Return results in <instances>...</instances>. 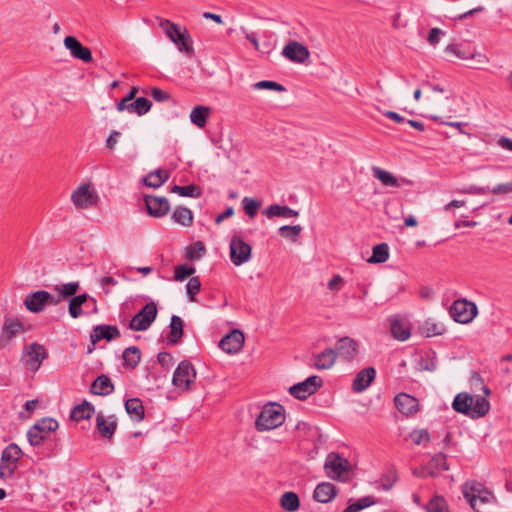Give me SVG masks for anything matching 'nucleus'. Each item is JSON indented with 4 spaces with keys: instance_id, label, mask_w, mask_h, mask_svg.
Returning a JSON list of instances; mask_svg holds the SVG:
<instances>
[{
    "instance_id": "20e7f679",
    "label": "nucleus",
    "mask_w": 512,
    "mask_h": 512,
    "mask_svg": "<svg viewBox=\"0 0 512 512\" xmlns=\"http://www.w3.org/2000/svg\"><path fill=\"white\" fill-rule=\"evenodd\" d=\"M326 475L337 481H347L350 463L338 453H329L324 463Z\"/></svg>"
},
{
    "instance_id": "338daca9",
    "label": "nucleus",
    "mask_w": 512,
    "mask_h": 512,
    "mask_svg": "<svg viewBox=\"0 0 512 512\" xmlns=\"http://www.w3.org/2000/svg\"><path fill=\"white\" fill-rule=\"evenodd\" d=\"M121 136V133L119 131H116V130H113L110 135L108 136V138L106 139V147L109 149V150H114L117 142H118V138Z\"/></svg>"
},
{
    "instance_id": "e2e57ef3",
    "label": "nucleus",
    "mask_w": 512,
    "mask_h": 512,
    "mask_svg": "<svg viewBox=\"0 0 512 512\" xmlns=\"http://www.w3.org/2000/svg\"><path fill=\"white\" fill-rule=\"evenodd\" d=\"M344 285V280L340 275H335L327 284V287L331 291H339Z\"/></svg>"
},
{
    "instance_id": "0e129e2a",
    "label": "nucleus",
    "mask_w": 512,
    "mask_h": 512,
    "mask_svg": "<svg viewBox=\"0 0 512 512\" xmlns=\"http://www.w3.org/2000/svg\"><path fill=\"white\" fill-rule=\"evenodd\" d=\"M151 96L157 102L167 101L170 98V95L166 91L156 87L152 88Z\"/></svg>"
},
{
    "instance_id": "7c9ffc66",
    "label": "nucleus",
    "mask_w": 512,
    "mask_h": 512,
    "mask_svg": "<svg viewBox=\"0 0 512 512\" xmlns=\"http://www.w3.org/2000/svg\"><path fill=\"white\" fill-rule=\"evenodd\" d=\"M169 178V172L162 169H157L150 172L146 177L143 178V183L150 188H159Z\"/></svg>"
},
{
    "instance_id": "6ab92c4d",
    "label": "nucleus",
    "mask_w": 512,
    "mask_h": 512,
    "mask_svg": "<svg viewBox=\"0 0 512 512\" xmlns=\"http://www.w3.org/2000/svg\"><path fill=\"white\" fill-rule=\"evenodd\" d=\"M373 176L378 179L384 186L400 187L402 185H411L412 182L406 178H397L389 171L380 167H372Z\"/></svg>"
},
{
    "instance_id": "4468645a",
    "label": "nucleus",
    "mask_w": 512,
    "mask_h": 512,
    "mask_svg": "<svg viewBox=\"0 0 512 512\" xmlns=\"http://www.w3.org/2000/svg\"><path fill=\"white\" fill-rule=\"evenodd\" d=\"M63 43L65 48L70 51V54L74 58L82 60L85 63L92 62L93 57L91 50L88 47L83 46L74 36H66Z\"/></svg>"
},
{
    "instance_id": "423d86ee",
    "label": "nucleus",
    "mask_w": 512,
    "mask_h": 512,
    "mask_svg": "<svg viewBox=\"0 0 512 512\" xmlns=\"http://www.w3.org/2000/svg\"><path fill=\"white\" fill-rule=\"evenodd\" d=\"M475 303L466 299L455 300L449 309L450 316L458 323L468 324L477 315Z\"/></svg>"
},
{
    "instance_id": "aec40b11",
    "label": "nucleus",
    "mask_w": 512,
    "mask_h": 512,
    "mask_svg": "<svg viewBox=\"0 0 512 512\" xmlns=\"http://www.w3.org/2000/svg\"><path fill=\"white\" fill-rule=\"evenodd\" d=\"M396 408L404 415L410 416L415 414L419 409L418 400L406 393L398 394L395 399Z\"/></svg>"
},
{
    "instance_id": "09e8293b",
    "label": "nucleus",
    "mask_w": 512,
    "mask_h": 512,
    "mask_svg": "<svg viewBox=\"0 0 512 512\" xmlns=\"http://www.w3.org/2000/svg\"><path fill=\"white\" fill-rule=\"evenodd\" d=\"M80 284L79 282H69L66 284H62L61 286H56V290L60 293L63 298L74 297L76 292L79 290Z\"/></svg>"
},
{
    "instance_id": "a18cd8bd",
    "label": "nucleus",
    "mask_w": 512,
    "mask_h": 512,
    "mask_svg": "<svg viewBox=\"0 0 512 512\" xmlns=\"http://www.w3.org/2000/svg\"><path fill=\"white\" fill-rule=\"evenodd\" d=\"M427 512H448V506L443 497L434 496L426 505Z\"/></svg>"
},
{
    "instance_id": "4be33fe9",
    "label": "nucleus",
    "mask_w": 512,
    "mask_h": 512,
    "mask_svg": "<svg viewBox=\"0 0 512 512\" xmlns=\"http://www.w3.org/2000/svg\"><path fill=\"white\" fill-rule=\"evenodd\" d=\"M120 336V331L116 326L111 325H97L94 327L90 334V339L93 345L102 339L111 341Z\"/></svg>"
},
{
    "instance_id": "f8f14e48",
    "label": "nucleus",
    "mask_w": 512,
    "mask_h": 512,
    "mask_svg": "<svg viewBox=\"0 0 512 512\" xmlns=\"http://www.w3.org/2000/svg\"><path fill=\"white\" fill-rule=\"evenodd\" d=\"M22 456V450L17 444L8 445L1 456L0 463V474L3 475V470H8L9 473H13L17 468V463Z\"/></svg>"
},
{
    "instance_id": "b1692460",
    "label": "nucleus",
    "mask_w": 512,
    "mask_h": 512,
    "mask_svg": "<svg viewBox=\"0 0 512 512\" xmlns=\"http://www.w3.org/2000/svg\"><path fill=\"white\" fill-rule=\"evenodd\" d=\"M337 495V489L330 482H322L318 484L314 490L313 498L320 503H328Z\"/></svg>"
},
{
    "instance_id": "7ed1b4c3",
    "label": "nucleus",
    "mask_w": 512,
    "mask_h": 512,
    "mask_svg": "<svg viewBox=\"0 0 512 512\" xmlns=\"http://www.w3.org/2000/svg\"><path fill=\"white\" fill-rule=\"evenodd\" d=\"M159 26L165 32L166 36L178 46L179 51L185 52L189 56L193 55L194 49L191 44L190 35L186 29L181 32L179 26L168 19H159Z\"/></svg>"
},
{
    "instance_id": "393cba45",
    "label": "nucleus",
    "mask_w": 512,
    "mask_h": 512,
    "mask_svg": "<svg viewBox=\"0 0 512 512\" xmlns=\"http://www.w3.org/2000/svg\"><path fill=\"white\" fill-rule=\"evenodd\" d=\"M96 428L105 438H111L117 428V421L114 416L106 418L102 412L96 416Z\"/></svg>"
},
{
    "instance_id": "ea45409f",
    "label": "nucleus",
    "mask_w": 512,
    "mask_h": 512,
    "mask_svg": "<svg viewBox=\"0 0 512 512\" xmlns=\"http://www.w3.org/2000/svg\"><path fill=\"white\" fill-rule=\"evenodd\" d=\"M151 106L152 103L148 98L139 97L134 102L129 103L127 111L142 116L150 110Z\"/></svg>"
},
{
    "instance_id": "bb28decb",
    "label": "nucleus",
    "mask_w": 512,
    "mask_h": 512,
    "mask_svg": "<svg viewBox=\"0 0 512 512\" xmlns=\"http://www.w3.org/2000/svg\"><path fill=\"white\" fill-rule=\"evenodd\" d=\"M90 389L95 395L106 396L114 391V385L108 376L102 374L92 382Z\"/></svg>"
},
{
    "instance_id": "37998d69",
    "label": "nucleus",
    "mask_w": 512,
    "mask_h": 512,
    "mask_svg": "<svg viewBox=\"0 0 512 512\" xmlns=\"http://www.w3.org/2000/svg\"><path fill=\"white\" fill-rule=\"evenodd\" d=\"M171 192L176 193L182 197H199L201 195V190L199 186L195 184H190L186 186L174 185L171 188Z\"/></svg>"
},
{
    "instance_id": "5701e85b",
    "label": "nucleus",
    "mask_w": 512,
    "mask_h": 512,
    "mask_svg": "<svg viewBox=\"0 0 512 512\" xmlns=\"http://www.w3.org/2000/svg\"><path fill=\"white\" fill-rule=\"evenodd\" d=\"M334 350L336 351V356L339 355L346 360H351L357 353V343L349 337H342L338 340Z\"/></svg>"
},
{
    "instance_id": "6e6552de",
    "label": "nucleus",
    "mask_w": 512,
    "mask_h": 512,
    "mask_svg": "<svg viewBox=\"0 0 512 512\" xmlns=\"http://www.w3.org/2000/svg\"><path fill=\"white\" fill-rule=\"evenodd\" d=\"M252 247L239 235H234L230 241V259L235 266L248 262L251 258Z\"/></svg>"
},
{
    "instance_id": "680f3d73",
    "label": "nucleus",
    "mask_w": 512,
    "mask_h": 512,
    "mask_svg": "<svg viewBox=\"0 0 512 512\" xmlns=\"http://www.w3.org/2000/svg\"><path fill=\"white\" fill-rule=\"evenodd\" d=\"M99 284L105 294H109L111 292L112 287L118 284V281L112 276H104L99 280Z\"/></svg>"
},
{
    "instance_id": "603ef678",
    "label": "nucleus",
    "mask_w": 512,
    "mask_h": 512,
    "mask_svg": "<svg viewBox=\"0 0 512 512\" xmlns=\"http://www.w3.org/2000/svg\"><path fill=\"white\" fill-rule=\"evenodd\" d=\"M195 273L194 267H189L186 264L178 265L175 267L174 279L176 281H184L187 277H190Z\"/></svg>"
},
{
    "instance_id": "cd10ccee",
    "label": "nucleus",
    "mask_w": 512,
    "mask_h": 512,
    "mask_svg": "<svg viewBox=\"0 0 512 512\" xmlns=\"http://www.w3.org/2000/svg\"><path fill=\"white\" fill-rule=\"evenodd\" d=\"M183 325V320L179 316L173 315L171 317L169 324L170 332L166 336V341L169 345H176L180 342L183 336Z\"/></svg>"
},
{
    "instance_id": "8fccbe9b",
    "label": "nucleus",
    "mask_w": 512,
    "mask_h": 512,
    "mask_svg": "<svg viewBox=\"0 0 512 512\" xmlns=\"http://www.w3.org/2000/svg\"><path fill=\"white\" fill-rule=\"evenodd\" d=\"M409 438L414 444L420 445L430 441V434L427 429H415L410 432Z\"/></svg>"
},
{
    "instance_id": "9b49d317",
    "label": "nucleus",
    "mask_w": 512,
    "mask_h": 512,
    "mask_svg": "<svg viewBox=\"0 0 512 512\" xmlns=\"http://www.w3.org/2000/svg\"><path fill=\"white\" fill-rule=\"evenodd\" d=\"M99 197L90 184L80 185L71 195L73 204L80 209L95 205Z\"/></svg>"
},
{
    "instance_id": "a878e982",
    "label": "nucleus",
    "mask_w": 512,
    "mask_h": 512,
    "mask_svg": "<svg viewBox=\"0 0 512 512\" xmlns=\"http://www.w3.org/2000/svg\"><path fill=\"white\" fill-rule=\"evenodd\" d=\"M336 361V351L332 348L325 349L321 353L314 355L313 366L319 370L330 369Z\"/></svg>"
},
{
    "instance_id": "2f4dec72",
    "label": "nucleus",
    "mask_w": 512,
    "mask_h": 512,
    "mask_svg": "<svg viewBox=\"0 0 512 512\" xmlns=\"http://www.w3.org/2000/svg\"><path fill=\"white\" fill-rule=\"evenodd\" d=\"M390 330L393 337L400 341H405L410 337L409 327L399 318L392 317L390 319Z\"/></svg>"
},
{
    "instance_id": "9d476101",
    "label": "nucleus",
    "mask_w": 512,
    "mask_h": 512,
    "mask_svg": "<svg viewBox=\"0 0 512 512\" xmlns=\"http://www.w3.org/2000/svg\"><path fill=\"white\" fill-rule=\"evenodd\" d=\"M25 366L32 372L39 370L42 362L47 358V351L43 345L32 343L23 350Z\"/></svg>"
},
{
    "instance_id": "dca6fc26",
    "label": "nucleus",
    "mask_w": 512,
    "mask_h": 512,
    "mask_svg": "<svg viewBox=\"0 0 512 512\" xmlns=\"http://www.w3.org/2000/svg\"><path fill=\"white\" fill-rule=\"evenodd\" d=\"M282 55L292 62L304 63L309 58L310 52L303 44L291 41L283 48Z\"/></svg>"
},
{
    "instance_id": "864d4df0",
    "label": "nucleus",
    "mask_w": 512,
    "mask_h": 512,
    "mask_svg": "<svg viewBox=\"0 0 512 512\" xmlns=\"http://www.w3.org/2000/svg\"><path fill=\"white\" fill-rule=\"evenodd\" d=\"M470 385L474 389L482 390L486 396H489L491 394V390L486 385H484L483 378L477 372L472 373L470 377Z\"/></svg>"
},
{
    "instance_id": "bf43d9fd",
    "label": "nucleus",
    "mask_w": 512,
    "mask_h": 512,
    "mask_svg": "<svg viewBox=\"0 0 512 512\" xmlns=\"http://www.w3.org/2000/svg\"><path fill=\"white\" fill-rule=\"evenodd\" d=\"M137 92L138 89L136 87H132L129 93L117 103V110L119 112L127 110L129 103H131V101L135 98Z\"/></svg>"
},
{
    "instance_id": "412c9836",
    "label": "nucleus",
    "mask_w": 512,
    "mask_h": 512,
    "mask_svg": "<svg viewBox=\"0 0 512 512\" xmlns=\"http://www.w3.org/2000/svg\"><path fill=\"white\" fill-rule=\"evenodd\" d=\"M376 370L373 367H366L356 374L352 382V390L361 393L366 390L375 379Z\"/></svg>"
},
{
    "instance_id": "f257e3e1",
    "label": "nucleus",
    "mask_w": 512,
    "mask_h": 512,
    "mask_svg": "<svg viewBox=\"0 0 512 512\" xmlns=\"http://www.w3.org/2000/svg\"><path fill=\"white\" fill-rule=\"evenodd\" d=\"M462 494L475 512H483L484 505L493 503L495 496L482 483L470 480L462 485Z\"/></svg>"
},
{
    "instance_id": "49530a36",
    "label": "nucleus",
    "mask_w": 512,
    "mask_h": 512,
    "mask_svg": "<svg viewBox=\"0 0 512 512\" xmlns=\"http://www.w3.org/2000/svg\"><path fill=\"white\" fill-rule=\"evenodd\" d=\"M242 206L245 213L250 217L254 218L261 206V202L250 197H244L242 200Z\"/></svg>"
},
{
    "instance_id": "f3484780",
    "label": "nucleus",
    "mask_w": 512,
    "mask_h": 512,
    "mask_svg": "<svg viewBox=\"0 0 512 512\" xmlns=\"http://www.w3.org/2000/svg\"><path fill=\"white\" fill-rule=\"evenodd\" d=\"M244 341V334L240 330L235 329L221 339L219 347L229 354H236L242 349Z\"/></svg>"
},
{
    "instance_id": "0eeeda50",
    "label": "nucleus",
    "mask_w": 512,
    "mask_h": 512,
    "mask_svg": "<svg viewBox=\"0 0 512 512\" xmlns=\"http://www.w3.org/2000/svg\"><path fill=\"white\" fill-rule=\"evenodd\" d=\"M196 371L191 362L184 360L179 363L178 367L173 373V385L182 391L190 388V385L195 381Z\"/></svg>"
},
{
    "instance_id": "2eb2a0df",
    "label": "nucleus",
    "mask_w": 512,
    "mask_h": 512,
    "mask_svg": "<svg viewBox=\"0 0 512 512\" xmlns=\"http://www.w3.org/2000/svg\"><path fill=\"white\" fill-rule=\"evenodd\" d=\"M144 201L148 214L153 217H163L170 209V205L166 197L146 195Z\"/></svg>"
},
{
    "instance_id": "de8ad7c7",
    "label": "nucleus",
    "mask_w": 512,
    "mask_h": 512,
    "mask_svg": "<svg viewBox=\"0 0 512 512\" xmlns=\"http://www.w3.org/2000/svg\"><path fill=\"white\" fill-rule=\"evenodd\" d=\"M302 231V226L300 225H284L279 228V233L287 238L290 239L292 242H296L300 233Z\"/></svg>"
},
{
    "instance_id": "774afa93",
    "label": "nucleus",
    "mask_w": 512,
    "mask_h": 512,
    "mask_svg": "<svg viewBox=\"0 0 512 512\" xmlns=\"http://www.w3.org/2000/svg\"><path fill=\"white\" fill-rule=\"evenodd\" d=\"M443 34V31L439 28H432L428 33V41L430 44L435 45L439 42L440 36Z\"/></svg>"
},
{
    "instance_id": "5fc2aeb1",
    "label": "nucleus",
    "mask_w": 512,
    "mask_h": 512,
    "mask_svg": "<svg viewBox=\"0 0 512 512\" xmlns=\"http://www.w3.org/2000/svg\"><path fill=\"white\" fill-rule=\"evenodd\" d=\"M201 282L198 277H190L187 285L186 290L187 294L189 296V300L194 302L196 294L200 291Z\"/></svg>"
},
{
    "instance_id": "a19ab883",
    "label": "nucleus",
    "mask_w": 512,
    "mask_h": 512,
    "mask_svg": "<svg viewBox=\"0 0 512 512\" xmlns=\"http://www.w3.org/2000/svg\"><path fill=\"white\" fill-rule=\"evenodd\" d=\"M389 258V247L386 243H380L373 247L369 263H384Z\"/></svg>"
},
{
    "instance_id": "c85d7f7f",
    "label": "nucleus",
    "mask_w": 512,
    "mask_h": 512,
    "mask_svg": "<svg viewBox=\"0 0 512 512\" xmlns=\"http://www.w3.org/2000/svg\"><path fill=\"white\" fill-rule=\"evenodd\" d=\"M472 404L473 396H471L468 393L462 392L455 396L452 403V407L456 412L470 417Z\"/></svg>"
},
{
    "instance_id": "f03ea898",
    "label": "nucleus",
    "mask_w": 512,
    "mask_h": 512,
    "mask_svg": "<svg viewBox=\"0 0 512 512\" xmlns=\"http://www.w3.org/2000/svg\"><path fill=\"white\" fill-rule=\"evenodd\" d=\"M285 422V410L278 403H268L263 406L256 418L255 426L260 432L275 429Z\"/></svg>"
},
{
    "instance_id": "1a4fd4ad",
    "label": "nucleus",
    "mask_w": 512,
    "mask_h": 512,
    "mask_svg": "<svg viewBox=\"0 0 512 512\" xmlns=\"http://www.w3.org/2000/svg\"><path fill=\"white\" fill-rule=\"evenodd\" d=\"M322 384V379L319 376L313 375L308 377L303 382L291 386L289 393L299 400H305L310 395L316 393Z\"/></svg>"
},
{
    "instance_id": "58836bf2",
    "label": "nucleus",
    "mask_w": 512,
    "mask_h": 512,
    "mask_svg": "<svg viewBox=\"0 0 512 512\" xmlns=\"http://www.w3.org/2000/svg\"><path fill=\"white\" fill-rule=\"evenodd\" d=\"M281 507L288 512H295L300 507V500L295 492H285L280 498Z\"/></svg>"
},
{
    "instance_id": "39448f33",
    "label": "nucleus",
    "mask_w": 512,
    "mask_h": 512,
    "mask_svg": "<svg viewBox=\"0 0 512 512\" xmlns=\"http://www.w3.org/2000/svg\"><path fill=\"white\" fill-rule=\"evenodd\" d=\"M158 314L157 305L151 301L144 305L130 320L129 328L133 331H145L155 321Z\"/></svg>"
},
{
    "instance_id": "72a5a7b5",
    "label": "nucleus",
    "mask_w": 512,
    "mask_h": 512,
    "mask_svg": "<svg viewBox=\"0 0 512 512\" xmlns=\"http://www.w3.org/2000/svg\"><path fill=\"white\" fill-rule=\"evenodd\" d=\"M490 409V403L485 397H473V404L471 406L470 418L478 419L484 417Z\"/></svg>"
},
{
    "instance_id": "13d9d810",
    "label": "nucleus",
    "mask_w": 512,
    "mask_h": 512,
    "mask_svg": "<svg viewBox=\"0 0 512 512\" xmlns=\"http://www.w3.org/2000/svg\"><path fill=\"white\" fill-rule=\"evenodd\" d=\"M205 248L201 242H196L188 248L186 256L190 260H197L204 254Z\"/></svg>"
},
{
    "instance_id": "6e6d98bb",
    "label": "nucleus",
    "mask_w": 512,
    "mask_h": 512,
    "mask_svg": "<svg viewBox=\"0 0 512 512\" xmlns=\"http://www.w3.org/2000/svg\"><path fill=\"white\" fill-rule=\"evenodd\" d=\"M446 52L455 55L460 59H470L473 54L463 49L462 45L450 44L446 47Z\"/></svg>"
},
{
    "instance_id": "f704fd0d",
    "label": "nucleus",
    "mask_w": 512,
    "mask_h": 512,
    "mask_svg": "<svg viewBox=\"0 0 512 512\" xmlns=\"http://www.w3.org/2000/svg\"><path fill=\"white\" fill-rule=\"evenodd\" d=\"M94 413V406L89 402L84 401L83 403L75 406L70 414V417L74 421H81L84 419H89Z\"/></svg>"
},
{
    "instance_id": "ddd939ff",
    "label": "nucleus",
    "mask_w": 512,
    "mask_h": 512,
    "mask_svg": "<svg viewBox=\"0 0 512 512\" xmlns=\"http://www.w3.org/2000/svg\"><path fill=\"white\" fill-rule=\"evenodd\" d=\"M24 332L25 328L21 321L11 317L5 318L0 337V345H7L13 338L23 334Z\"/></svg>"
},
{
    "instance_id": "052dcab7",
    "label": "nucleus",
    "mask_w": 512,
    "mask_h": 512,
    "mask_svg": "<svg viewBox=\"0 0 512 512\" xmlns=\"http://www.w3.org/2000/svg\"><path fill=\"white\" fill-rule=\"evenodd\" d=\"M254 88L257 90H260V89H269V90H275V91H284L285 90V88L281 84L274 82V81H269V80H263V81H259V82L255 83Z\"/></svg>"
},
{
    "instance_id": "79ce46f5",
    "label": "nucleus",
    "mask_w": 512,
    "mask_h": 512,
    "mask_svg": "<svg viewBox=\"0 0 512 512\" xmlns=\"http://www.w3.org/2000/svg\"><path fill=\"white\" fill-rule=\"evenodd\" d=\"M34 431L44 433L49 436L51 432H54L58 429L59 424L53 418H42L37 421L34 425Z\"/></svg>"
},
{
    "instance_id": "e433bc0d",
    "label": "nucleus",
    "mask_w": 512,
    "mask_h": 512,
    "mask_svg": "<svg viewBox=\"0 0 512 512\" xmlns=\"http://www.w3.org/2000/svg\"><path fill=\"white\" fill-rule=\"evenodd\" d=\"M210 114V108L206 106H196L190 113L191 122L199 128L205 127Z\"/></svg>"
},
{
    "instance_id": "a211bd4d",
    "label": "nucleus",
    "mask_w": 512,
    "mask_h": 512,
    "mask_svg": "<svg viewBox=\"0 0 512 512\" xmlns=\"http://www.w3.org/2000/svg\"><path fill=\"white\" fill-rule=\"evenodd\" d=\"M48 299H50L48 291L38 290L28 294L24 300V304L30 312L40 313L47 306Z\"/></svg>"
},
{
    "instance_id": "c9c22d12",
    "label": "nucleus",
    "mask_w": 512,
    "mask_h": 512,
    "mask_svg": "<svg viewBox=\"0 0 512 512\" xmlns=\"http://www.w3.org/2000/svg\"><path fill=\"white\" fill-rule=\"evenodd\" d=\"M172 219L182 226L190 227L193 224V213L189 208L179 206L175 208Z\"/></svg>"
},
{
    "instance_id": "c03bdc74",
    "label": "nucleus",
    "mask_w": 512,
    "mask_h": 512,
    "mask_svg": "<svg viewBox=\"0 0 512 512\" xmlns=\"http://www.w3.org/2000/svg\"><path fill=\"white\" fill-rule=\"evenodd\" d=\"M122 357L126 365L134 368L140 362L141 353L136 346H130L124 350Z\"/></svg>"
},
{
    "instance_id": "c756f323",
    "label": "nucleus",
    "mask_w": 512,
    "mask_h": 512,
    "mask_svg": "<svg viewBox=\"0 0 512 512\" xmlns=\"http://www.w3.org/2000/svg\"><path fill=\"white\" fill-rule=\"evenodd\" d=\"M262 213L267 218H273V217L291 218V217H298V215H299L298 211L293 210L288 206H282V205H278V204H273V205L268 206L265 210H263Z\"/></svg>"
},
{
    "instance_id": "69168bd1",
    "label": "nucleus",
    "mask_w": 512,
    "mask_h": 512,
    "mask_svg": "<svg viewBox=\"0 0 512 512\" xmlns=\"http://www.w3.org/2000/svg\"><path fill=\"white\" fill-rule=\"evenodd\" d=\"M157 360L162 367L168 368L173 363V357L168 352H160L157 356Z\"/></svg>"
},
{
    "instance_id": "3c124183",
    "label": "nucleus",
    "mask_w": 512,
    "mask_h": 512,
    "mask_svg": "<svg viewBox=\"0 0 512 512\" xmlns=\"http://www.w3.org/2000/svg\"><path fill=\"white\" fill-rule=\"evenodd\" d=\"M421 331L427 337H430V336H435V335H441L442 331H443V327L435 322L426 321L422 325Z\"/></svg>"
},
{
    "instance_id": "4c0bfd02",
    "label": "nucleus",
    "mask_w": 512,
    "mask_h": 512,
    "mask_svg": "<svg viewBox=\"0 0 512 512\" xmlns=\"http://www.w3.org/2000/svg\"><path fill=\"white\" fill-rule=\"evenodd\" d=\"M88 294L84 293L72 297L69 301L68 311L72 318H79L82 314V305L88 300Z\"/></svg>"
},
{
    "instance_id": "473e14b6",
    "label": "nucleus",
    "mask_w": 512,
    "mask_h": 512,
    "mask_svg": "<svg viewBox=\"0 0 512 512\" xmlns=\"http://www.w3.org/2000/svg\"><path fill=\"white\" fill-rule=\"evenodd\" d=\"M125 409L129 416L139 422L144 418V406L139 398H131L125 401Z\"/></svg>"
},
{
    "instance_id": "4d7b16f0",
    "label": "nucleus",
    "mask_w": 512,
    "mask_h": 512,
    "mask_svg": "<svg viewBox=\"0 0 512 512\" xmlns=\"http://www.w3.org/2000/svg\"><path fill=\"white\" fill-rule=\"evenodd\" d=\"M47 437L48 436L44 433L34 431V426H32L27 432L28 441L32 446L41 445Z\"/></svg>"
}]
</instances>
